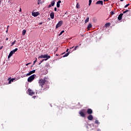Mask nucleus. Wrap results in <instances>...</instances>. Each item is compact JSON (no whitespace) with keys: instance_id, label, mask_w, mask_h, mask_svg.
I'll use <instances>...</instances> for the list:
<instances>
[{"instance_id":"42","label":"nucleus","mask_w":131,"mask_h":131,"mask_svg":"<svg viewBox=\"0 0 131 131\" xmlns=\"http://www.w3.org/2000/svg\"><path fill=\"white\" fill-rule=\"evenodd\" d=\"M41 24H42V23H40L39 24V25H41Z\"/></svg>"},{"instance_id":"7","label":"nucleus","mask_w":131,"mask_h":131,"mask_svg":"<svg viewBox=\"0 0 131 131\" xmlns=\"http://www.w3.org/2000/svg\"><path fill=\"white\" fill-rule=\"evenodd\" d=\"M28 93H29V95H30V96H33V95H34V94H35V92H34L31 89H29L28 90Z\"/></svg>"},{"instance_id":"35","label":"nucleus","mask_w":131,"mask_h":131,"mask_svg":"<svg viewBox=\"0 0 131 131\" xmlns=\"http://www.w3.org/2000/svg\"><path fill=\"white\" fill-rule=\"evenodd\" d=\"M3 48H4V46L0 47V50L3 49Z\"/></svg>"},{"instance_id":"28","label":"nucleus","mask_w":131,"mask_h":131,"mask_svg":"<svg viewBox=\"0 0 131 131\" xmlns=\"http://www.w3.org/2000/svg\"><path fill=\"white\" fill-rule=\"evenodd\" d=\"M91 4H92V0H89V6H91Z\"/></svg>"},{"instance_id":"26","label":"nucleus","mask_w":131,"mask_h":131,"mask_svg":"<svg viewBox=\"0 0 131 131\" xmlns=\"http://www.w3.org/2000/svg\"><path fill=\"white\" fill-rule=\"evenodd\" d=\"M109 26H110V23H106V24H105V27H109Z\"/></svg>"},{"instance_id":"15","label":"nucleus","mask_w":131,"mask_h":131,"mask_svg":"<svg viewBox=\"0 0 131 131\" xmlns=\"http://www.w3.org/2000/svg\"><path fill=\"white\" fill-rule=\"evenodd\" d=\"M60 4H61V1L59 0L57 3V8H60Z\"/></svg>"},{"instance_id":"33","label":"nucleus","mask_w":131,"mask_h":131,"mask_svg":"<svg viewBox=\"0 0 131 131\" xmlns=\"http://www.w3.org/2000/svg\"><path fill=\"white\" fill-rule=\"evenodd\" d=\"M31 64V62H29V63H27L26 64V66H28L29 64Z\"/></svg>"},{"instance_id":"10","label":"nucleus","mask_w":131,"mask_h":131,"mask_svg":"<svg viewBox=\"0 0 131 131\" xmlns=\"http://www.w3.org/2000/svg\"><path fill=\"white\" fill-rule=\"evenodd\" d=\"M122 16H123V13H121L119 15L118 17V19L119 20V21H120V20L122 19Z\"/></svg>"},{"instance_id":"13","label":"nucleus","mask_w":131,"mask_h":131,"mask_svg":"<svg viewBox=\"0 0 131 131\" xmlns=\"http://www.w3.org/2000/svg\"><path fill=\"white\" fill-rule=\"evenodd\" d=\"M38 12H33L32 13V16H33L34 17H37V16H38Z\"/></svg>"},{"instance_id":"30","label":"nucleus","mask_w":131,"mask_h":131,"mask_svg":"<svg viewBox=\"0 0 131 131\" xmlns=\"http://www.w3.org/2000/svg\"><path fill=\"white\" fill-rule=\"evenodd\" d=\"M77 48H78V46H77L75 47L73 51H75L76 50V49H77Z\"/></svg>"},{"instance_id":"34","label":"nucleus","mask_w":131,"mask_h":131,"mask_svg":"<svg viewBox=\"0 0 131 131\" xmlns=\"http://www.w3.org/2000/svg\"><path fill=\"white\" fill-rule=\"evenodd\" d=\"M111 15H114L115 13H114V12L112 11V12H111Z\"/></svg>"},{"instance_id":"47","label":"nucleus","mask_w":131,"mask_h":131,"mask_svg":"<svg viewBox=\"0 0 131 131\" xmlns=\"http://www.w3.org/2000/svg\"><path fill=\"white\" fill-rule=\"evenodd\" d=\"M40 64H41V63H40H40H39V65H40Z\"/></svg>"},{"instance_id":"39","label":"nucleus","mask_w":131,"mask_h":131,"mask_svg":"<svg viewBox=\"0 0 131 131\" xmlns=\"http://www.w3.org/2000/svg\"><path fill=\"white\" fill-rule=\"evenodd\" d=\"M19 12H22V10L21 9V8H20V9L19 10Z\"/></svg>"},{"instance_id":"43","label":"nucleus","mask_w":131,"mask_h":131,"mask_svg":"<svg viewBox=\"0 0 131 131\" xmlns=\"http://www.w3.org/2000/svg\"><path fill=\"white\" fill-rule=\"evenodd\" d=\"M109 0H104V2H108Z\"/></svg>"},{"instance_id":"52","label":"nucleus","mask_w":131,"mask_h":131,"mask_svg":"<svg viewBox=\"0 0 131 131\" xmlns=\"http://www.w3.org/2000/svg\"><path fill=\"white\" fill-rule=\"evenodd\" d=\"M6 32H8V30L6 31Z\"/></svg>"},{"instance_id":"29","label":"nucleus","mask_w":131,"mask_h":131,"mask_svg":"<svg viewBox=\"0 0 131 131\" xmlns=\"http://www.w3.org/2000/svg\"><path fill=\"white\" fill-rule=\"evenodd\" d=\"M95 123L96 124H98V123H99V121H98V120H95Z\"/></svg>"},{"instance_id":"31","label":"nucleus","mask_w":131,"mask_h":131,"mask_svg":"<svg viewBox=\"0 0 131 131\" xmlns=\"http://www.w3.org/2000/svg\"><path fill=\"white\" fill-rule=\"evenodd\" d=\"M128 6H129V4H126L124 8H127V7H128Z\"/></svg>"},{"instance_id":"36","label":"nucleus","mask_w":131,"mask_h":131,"mask_svg":"<svg viewBox=\"0 0 131 131\" xmlns=\"http://www.w3.org/2000/svg\"><path fill=\"white\" fill-rule=\"evenodd\" d=\"M49 59H48V58H46V59H44V61H47V60H48Z\"/></svg>"},{"instance_id":"11","label":"nucleus","mask_w":131,"mask_h":131,"mask_svg":"<svg viewBox=\"0 0 131 131\" xmlns=\"http://www.w3.org/2000/svg\"><path fill=\"white\" fill-rule=\"evenodd\" d=\"M88 120H92V119H94V117L92 115H90L88 116Z\"/></svg>"},{"instance_id":"24","label":"nucleus","mask_w":131,"mask_h":131,"mask_svg":"<svg viewBox=\"0 0 131 131\" xmlns=\"http://www.w3.org/2000/svg\"><path fill=\"white\" fill-rule=\"evenodd\" d=\"M15 43H16V40H14L13 42H12L11 43V47H12V46H14V45Z\"/></svg>"},{"instance_id":"3","label":"nucleus","mask_w":131,"mask_h":131,"mask_svg":"<svg viewBox=\"0 0 131 131\" xmlns=\"http://www.w3.org/2000/svg\"><path fill=\"white\" fill-rule=\"evenodd\" d=\"M85 112H86V110L83 109L79 112V114L80 115L81 117H85Z\"/></svg>"},{"instance_id":"37","label":"nucleus","mask_w":131,"mask_h":131,"mask_svg":"<svg viewBox=\"0 0 131 131\" xmlns=\"http://www.w3.org/2000/svg\"><path fill=\"white\" fill-rule=\"evenodd\" d=\"M43 61H45L44 59H42V60L40 61V63H42V62H43Z\"/></svg>"},{"instance_id":"21","label":"nucleus","mask_w":131,"mask_h":131,"mask_svg":"<svg viewBox=\"0 0 131 131\" xmlns=\"http://www.w3.org/2000/svg\"><path fill=\"white\" fill-rule=\"evenodd\" d=\"M14 80H15V79H14V78L10 79L9 81V83H11V82H13V81H14Z\"/></svg>"},{"instance_id":"2","label":"nucleus","mask_w":131,"mask_h":131,"mask_svg":"<svg viewBox=\"0 0 131 131\" xmlns=\"http://www.w3.org/2000/svg\"><path fill=\"white\" fill-rule=\"evenodd\" d=\"M35 77H36V75L35 74H33L31 76L29 77V78H28V82H32V81L34 80V78H35Z\"/></svg>"},{"instance_id":"45","label":"nucleus","mask_w":131,"mask_h":131,"mask_svg":"<svg viewBox=\"0 0 131 131\" xmlns=\"http://www.w3.org/2000/svg\"><path fill=\"white\" fill-rule=\"evenodd\" d=\"M73 48H74V47H73L71 48H70V50H71V49H73Z\"/></svg>"},{"instance_id":"22","label":"nucleus","mask_w":131,"mask_h":131,"mask_svg":"<svg viewBox=\"0 0 131 131\" xmlns=\"http://www.w3.org/2000/svg\"><path fill=\"white\" fill-rule=\"evenodd\" d=\"M92 24H89L88 26V29H90V28H92Z\"/></svg>"},{"instance_id":"20","label":"nucleus","mask_w":131,"mask_h":131,"mask_svg":"<svg viewBox=\"0 0 131 131\" xmlns=\"http://www.w3.org/2000/svg\"><path fill=\"white\" fill-rule=\"evenodd\" d=\"M22 34L23 35H25V34H26V31L25 30H23Z\"/></svg>"},{"instance_id":"27","label":"nucleus","mask_w":131,"mask_h":131,"mask_svg":"<svg viewBox=\"0 0 131 131\" xmlns=\"http://www.w3.org/2000/svg\"><path fill=\"white\" fill-rule=\"evenodd\" d=\"M127 12H129V10H126L123 12V14H125V13H127Z\"/></svg>"},{"instance_id":"16","label":"nucleus","mask_w":131,"mask_h":131,"mask_svg":"<svg viewBox=\"0 0 131 131\" xmlns=\"http://www.w3.org/2000/svg\"><path fill=\"white\" fill-rule=\"evenodd\" d=\"M70 52H68V53H67L66 54H64L63 56V58H65V57H68V56L69 55V54H70Z\"/></svg>"},{"instance_id":"5","label":"nucleus","mask_w":131,"mask_h":131,"mask_svg":"<svg viewBox=\"0 0 131 131\" xmlns=\"http://www.w3.org/2000/svg\"><path fill=\"white\" fill-rule=\"evenodd\" d=\"M46 58H47V59H50L51 58V56H49L48 54L46 55H41L38 57L39 59H46Z\"/></svg>"},{"instance_id":"12","label":"nucleus","mask_w":131,"mask_h":131,"mask_svg":"<svg viewBox=\"0 0 131 131\" xmlns=\"http://www.w3.org/2000/svg\"><path fill=\"white\" fill-rule=\"evenodd\" d=\"M96 5H101V6H103V1H97L96 3Z\"/></svg>"},{"instance_id":"53","label":"nucleus","mask_w":131,"mask_h":131,"mask_svg":"<svg viewBox=\"0 0 131 131\" xmlns=\"http://www.w3.org/2000/svg\"><path fill=\"white\" fill-rule=\"evenodd\" d=\"M39 1H40V0H38V2H39Z\"/></svg>"},{"instance_id":"46","label":"nucleus","mask_w":131,"mask_h":131,"mask_svg":"<svg viewBox=\"0 0 131 131\" xmlns=\"http://www.w3.org/2000/svg\"><path fill=\"white\" fill-rule=\"evenodd\" d=\"M2 4V1L0 0V5Z\"/></svg>"},{"instance_id":"23","label":"nucleus","mask_w":131,"mask_h":131,"mask_svg":"<svg viewBox=\"0 0 131 131\" xmlns=\"http://www.w3.org/2000/svg\"><path fill=\"white\" fill-rule=\"evenodd\" d=\"M89 19H90V17H88L87 18H86L85 20V23H88V22H89Z\"/></svg>"},{"instance_id":"48","label":"nucleus","mask_w":131,"mask_h":131,"mask_svg":"<svg viewBox=\"0 0 131 131\" xmlns=\"http://www.w3.org/2000/svg\"><path fill=\"white\" fill-rule=\"evenodd\" d=\"M9 26H7V28H9Z\"/></svg>"},{"instance_id":"6","label":"nucleus","mask_w":131,"mask_h":131,"mask_svg":"<svg viewBox=\"0 0 131 131\" xmlns=\"http://www.w3.org/2000/svg\"><path fill=\"white\" fill-rule=\"evenodd\" d=\"M62 24H63V21L60 20L59 21L58 24L56 25V28H59V27H61L62 26Z\"/></svg>"},{"instance_id":"25","label":"nucleus","mask_w":131,"mask_h":131,"mask_svg":"<svg viewBox=\"0 0 131 131\" xmlns=\"http://www.w3.org/2000/svg\"><path fill=\"white\" fill-rule=\"evenodd\" d=\"M35 59V60L34 61L33 65H34L35 63H36V61H37V58L36 57Z\"/></svg>"},{"instance_id":"14","label":"nucleus","mask_w":131,"mask_h":131,"mask_svg":"<svg viewBox=\"0 0 131 131\" xmlns=\"http://www.w3.org/2000/svg\"><path fill=\"white\" fill-rule=\"evenodd\" d=\"M54 17H55V13L54 12H51L50 13V18L51 19H54Z\"/></svg>"},{"instance_id":"4","label":"nucleus","mask_w":131,"mask_h":131,"mask_svg":"<svg viewBox=\"0 0 131 131\" xmlns=\"http://www.w3.org/2000/svg\"><path fill=\"white\" fill-rule=\"evenodd\" d=\"M17 51H18V48H15L14 50L11 51L8 56V59H10L11 57L13 56V54H15V53H16V52H17Z\"/></svg>"},{"instance_id":"51","label":"nucleus","mask_w":131,"mask_h":131,"mask_svg":"<svg viewBox=\"0 0 131 131\" xmlns=\"http://www.w3.org/2000/svg\"><path fill=\"white\" fill-rule=\"evenodd\" d=\"M38 5H39V3H38Z\"/></svg>"},{"instance_id":"49","label":"nucleus","mask_w":131,"mask_h":131,"mask_svg":"<svg viewBox=\"0 0 131 131\" xmlns=\"http://www.w3.org/2000/svg\"><path fill=\"white\" fill-rule=\"evenodd\" d=\"M121 2H123V0H120Z\"/></svg>"},{"instance_id":"40","label":"nucleus","mask_w":131,"mask_h":131,"mask_svg":"<svg viewBox=\"0 0 131 131\" xmlns=\"http://www.w3.org/2000/svg\"><path fill=\"white\" fill-rule=\"evenodd\" d=\"M68 51H69V49H68L66 50V52H67V53H68Z\"/></svg>"},{"instance_id":"8","label":"nucleus","mask_w":131,"mask_h":131,"mask_svg":"<svg viewBox=\"0 0 131 131\" xmlns=\"http://www.w3.org/2000/svg\"><path fill=\"white\" fill-rule=\"evenodd\" d=\"M86 112L88 114H89V115H92V114H93V110L91 108H88L86 111Z\"/></svg>"},{"instance_id":"41","label":"nucleus","mask_w":131,"mask_h":131,"mask_svg":"<svg viewBox=\"0 0 131 131\" xmlns=\"http://www.w3.org/2000/svg\"><path fill=\"white\" fill-rule=\"evenodd\" d=\"M33 98L34 99H35V98H36V96H34L33 97Z\"/></svg>"},{"instance_id":"19","label":"nucleus","mask_w":131,"mask_h":131,"mask_svg":"<svg viewBox=\"0 0 131 131\" xmlns=\"http://www.w3.org/2000/svg\"><path fill=\"white\" fill-rule=\"evenodd\" d=\"M51 5L52 6V7H54V6H55V1H52L51 2Z\"/></svg>"},{"instance_id":"50","label":"nucleus","mask_w":131,"mask_h":131,"mask_svg":"<svg viewBox=\"0 0 131 131\" xmlns=\"http://www.w3.org/2000/svg\"><path fill=\"white\" fill-rule=\"evenodd\" d=\"M63 54H65V52H63V53H62V55H63Z\"/></svg>"},{"instance_id":"38","label":"nucleus","mask_w":131,"mask_h":131,"mask_svg":"<svg viewBox=\"0 0 131 131\" xmlns=\"http://www.w3.org/2000/svg\"><path fill=\"white\" fill-rule=\"evenodd\" d=\"M54 11H57V8H56V7H55V8H54Z\"/></svg>"},{"instance_id":"9","label":"nucleus","mask_w":131,"mask_h":131,"mask_svg":"<svg viewBox=\"0 0 131 131\" xmlns=\"http://www.w3.org/2000/svg\"><path fill=\"white\" fill-rule=\"evenodd\" d=\"M33 73H35V70L31 71L29 73L26 75V76H29L30 75H31V74H33Z\"/></svg>"},{"instance_id":"1","label":"nucleus","mask_w":131,"mask_h":131,"mask_svg":"<svg viewBox=\"0 0 131 131\" xmlns=\"http://www.w3.org/2000/svg\"><path fill=\"white\" fill-rule=\"evenodd\" d=\"M46 79H47V77H44L43 79L40 78L39 80V81H38L39 85V86H41V89L43 88V85H45V84L46 83V81H47Z\"/></svg>"},{"instance_id":"44","label":"nucleus","mask_w":131,"mask_h":131,"mask_svg":"<svg viewBox=\"0 0 131 131\" xmlns=\"http://www.w3.org/2000/svg\"><path fill=\"white\" fill-rule=\"evenodd\" d=\"M9 38H6V40H8Z\"/></svg>"},{"instance_id":"32","label":"nucleus","mask_w":131,"mask_h":131,"mask_svg":"<svg viewBox=\"0 0 131 131\" xmlns=\"http://www.w3.org/2000/svg\"><path fill=\"white\" fill-rule=\"evenodd\" d=\"M52 6H53L52 5L50 4L48 6V8H52Z\"/></svg>"},{"instance_id":"17","label":"nucleus","mask_w":131,"mask_h":131,"mask_svg":"<svg viewBox=\"0 0 131 131\" xmlns=\"http://www.w3.org/2000/svg\"><path fill=\"white\" fill-rule=\"evenodd\" d=\"M76 8L77 9H80V5H79V4L77 3L76 5Z\"/></svg>"},{"instance_id":"18","label":"nucleus","mask_w":131,"mask_h":131,"mask_svg":"<svg viewBox=\"0 0 131 131\" xmlns=\"http://www.w3.org/2000/svg\"><path fill=\"white\" fill-rule=\"evenodd\" d=\"M64 32H65V31L64 30H62L60 33V34L58 35L59 36L62 35V34H63V33H64Z\"/></svg>"}]
</instances>
